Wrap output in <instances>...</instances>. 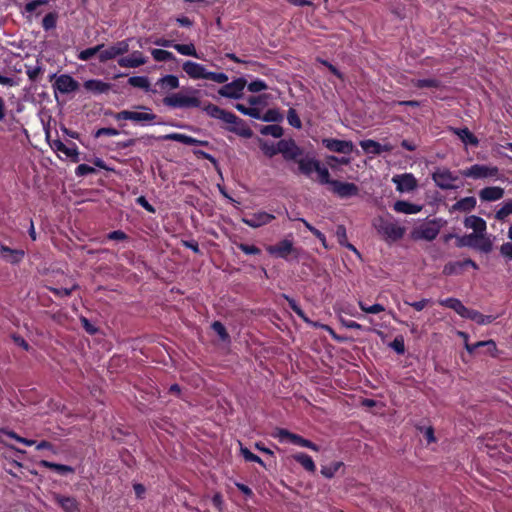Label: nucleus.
<instances>
[{"label":"nucleus","instance_id":"f257e3e1","mask_svg":"<svg viewBox=\"0 0 512 512\" xmlns=\"http://www.w3.org/2000/svg\"><path fill=\"white\" fill-rule=\"evenodd\" d=\"M373 226L386 240L397 241L405 234V228L390 214L375 218Z\"/></svg>","mask_w":512,"mask_h":512},{"label":"nucleus","instance_id":"f03ea898","mask_svg":"<svg viewBox=\"0 0 512 512\" xmlns=\"http://www.w3.org/2000/svg\"><path fill=\"white\" fill-rule=\"evenodd\" d=\"M140 111L122 110L114 115V119L129 120L136 125L147 126L154 124L157 115L149 107L137 106Z\"/></svg>","mask_w":512,"mask_h":512},{"label":"nucleus","instance_id":"7ed1b4c3","mask_svg":"<svg viewBox=\"0 0 512 512\" xmlns=\"http://www.w3.org/2000/svg\"><path fill=\"white\" fill-rule=\"evenodd\" d=\"M195 94L196 91L172 93L163 98V104L174 109L198 108L201 105V101Z\"/></svg>","mask_w":512,"mask_h":512},{"label":"nucleus","instance_id":"20e7f679","mask_svg":"<svg viewBox=\"0 0 512 512\" xmlns=\"http://www.w3.org/2000/svg\"><path fill=\"white\" fill-rule=\"evenodd\" d=\"M442 225L441 219L424 222L413 229L411 236L415 240L432 241L439 234Z\"/></svg>","mask_w":512,"mask_h":512},{"label":"nucleus","instance_id":"39448f33","mask_svg":"<svg viewBox=\"0 0 512 512\" xmlns=\"http://www.w3.org/2000/svg\"><path fill=\"white\" fill-rule=\"evenodd\" d=\"M459 247H472L482 252L488 253L492 249V243L486 235L471 233L458 239Z\"/></svg>","mask_w":512,"mask_h":512},{"label":"nucleus","instance_id":"423d86ee","mask_svg":"<svg viewBox=\"0 0 512 512\" xmlns=\"http://www.w3.org/2000/svg\"><path fill=\"white\" fill-rule=\"evenodd\" d=\"M460 174L466 178L472 179H486L495 178L499 174V169L496 166L474 164L468 168L460 171Z\"/></svg>","mask_w":512,"mask_h":512},{"label":"nucleus","instance_id":"0eeeda50","mask_svg":"<svg viewBox=\"0 0 512 512\" xmlns=\"http://www.w3.org/2000/svg\"><path fill=\"white\" fill-rule=\"evenodd\" d=\"M432 179L435 184L444 190L458 189L459 185L456 184L458 176L447 168H438L432 174Z\"/></svg>","mask_w":512,"mask_h":512},{"label":"nucleus","instance_id":"6e6552de","mask_svg":"<svg viewBox=\"0 0 512 512\" xmlns=\"http://www.w3.org/2000/svg\"><path fill=\"white\" fill-rule=\"evenodd\" d=\"M276 438L279 439L280 442H290L294 445L305 447L308 449H311L313 451H319V447L311 442L310 440H307L300 435L294 434L289 432L285 429H278L277 432L274 435Z\"/></svg>","mask_w":512,"mask_h":512},{"label":"nucleus","instance_id":"1a4fd4ad","mask_svg":"<svg viewBox=\"0 0 512 512\" xmlns=\"http://www.w3.org/2000/svg\"><path fill=\"white\" fill-rule=\"evenodd\" d=\"M278 150L280 154H282L283 158L287 161L297 162L299 158L305 154L304 150L300 148L292 139L280 140L278 142Z\"/></svg>","mask_w":512,"mask_h":512},{"label":"nucleus","instance_id":"9d476101","mask_svg":"<svg viewBox=\"0 0 512 512\" xmlns=\"http://www.w3.org/2000/svg\"><path fill=\"white\" fill-rule=\"evenodd\" d=\"M129 51V40L118 41L117 43L107 47L102 48L101 53L99 54L100 62H107L109 60L115 59L116 57L123 55Z\"/></svg>","mask_w":512,"mask_h":512},{"label":"nucleus","instance_id":"9b49d317","mask_svg":"<svg viewBox=\"0 0 512 512\" xmlns=\"http://www.w3.org/2000/svg\"><path fill=\"white\" fill-rule=\"evenodd\" d=\"M266 250L270 255L282 259H287L289 255L296 252L293 241L289 239H283L275 245H269Z\"/></svg>","mask_w":512,"mask_h":512},{"label":"nucleus","instance_id":"f8f14e48","mask_svg":"<svg viewBox=\"0 0 512 512\" xmlns=\"http://www.w3.org/2000/svg\"><path fill=\"white\" fill-rule=\"evenodd\" d=\"M246 86V80L243 78H238L224 86H222L218 93L219 95L231 98V99H239L242 97L243 90Z\"/></svg>","mask_w":512,"mask_h":512},{"label":"nucleus","instance_id":"ddd939ff","mask_svg":"<svg viewBox=\"0 0 512 512\" xmlns=\"http://www.w3.org/2000/svg\"><path fill=\"white\" fill-rule=\"evenodd\" d=\"M275 216L265 211H257L255 213L247 214L242 218V222L251 228H259L269 224Z\"/></svg>","mask_w":512,"mask_h":512},{"label":"nucleus","instance_id":"4468645a","mask_svg":"<svg viewBox=\"0 0 512 512\" xmlns=\"http://www.w3.org/2000/svg\"><path fill=\"white\" fill-rule=\"evenodd\" d=\"M331 190L340 198H350L357 196L359 193V188L354 183L342 182L338 180L331 182Z\"/></svg>","mask_w":512,"mask_h":512},{"label":"nucleus","instance_id":"2eb2a0df","mask_svg":"<svg viewBox=\"0 0 512 512\" xmlns=\"http://www.w3.org/2000/svg\"><path fill=\"white\" fill-rule=\"evenodd\" d=\"M392 182L396 185L399 192H410L417 187V180L411 173L395 175Z\"/></svg>","mask_w":512,"mask_h":512},{"label":"nucleus","instance_id":"dca6fc26","mask_svg":"<svg viewBox=\"0 0 512 512\" xmlns=\"http://www.w3.org/2000/svg\"><path fill=\"white\" fill-rule=\"evenodd\" d=\"M323 145L332 152L350 154L354 145L351 141L338 140L334 138H325L322 140Z\"/></svg>","mask_w":512,"mask_h":512},{"label":"nucleus","instance_id":"f3484780","mask_svg":"<svg viewBox=\"0 0 512 512\" xmlns=\"http://www.w3.org/2000/svg\"><path fill=\"white\" fill-rule=\"evenodd\" d=\"M54 88L62 94H69L79 88V83L70 75L62 74L56 78Z\"/></svg>","mask_w":512,"mask_h":512},{"label":"nucleus","instance_id":"a211bd4d","mask_svg":"<svg viewBox=\"0 0 512 512\" xmlns=\"http://www.w3.org/2000/svg\"><path fill=\"white\" fill-rule=\"evenodd\" d=\"M296 163L298 164L299 172L307 177H310L313 172H316L320 164V162L309 153H305Z\"/></svg>","mask_w":512,"mask_h":512},{"label":"nucleus","instance_id":"6ab92c4d","mask_svg":"<svg viewBox=\"0 0 512 512\" xmlns=\"http://www.w3.org/2000/svg\"><path fill=\"white\" fill-rule=\"evenodd\" d=\"M158 139L162 141H177L186 145L209 146V142L206 140H198L196 138L181 133H170L162 135Z\"/></svg>","mask_w":512,"mask_h":512},{"label":"nucleus","instance_id":"aec40b11","mask_svg":"<svg viewBox=\"0 0 512 512\" xmlns=\"http://www.w3.org/2000/svg\"><path fill=\"white\" fill-rule=\"evenodd\" d=\"M183 71L191 78V79H206L208 70L197 62L193 61H185L182 66Z\"/></svg>","mask_w":512,"mask_h":512},{"label":"nucleus","instance_id":"412c9836","mask_svg":"<svg viewBox=\"0 0 512 512\" xmlns=\"http://www.w3.org/2000/svg\"><path fill=\"white\" fill-rule=\"evenodd\" d=\"M147 63V58L140 51H133L129 56L118 59V65L123 68H137Z\"/></svg>","mask_w":512,"mask_h":512},{"label":"nucleus","instance_id":"4be33fe9","mask_svg":"<svg viewBox=\"0 0 512 512\" xmlns=\"http://www.w3.org/2000/svg\"><path fill=\"white\" fill-rule=\"evenodd\" d=\"M53 499L65 512L80 511L79 503L74 497L54 494Z\"/></svg>","mask_w":512,"mask_h":512},{"label":"nucleus","instance_id":"5701e85b","mask_svg":"<svg viewBox=\"0 0 512 512\" xmlns=\"http://www.w3.org/2000/svg\"><path fill=\"white\" fill-rule=\"evenodd\" d=\"M504 196V189L499 186L485 187L479 191V198L483 202L500 200Z\"/></svg>","mask_w":512,"mask_h":512},{"label":"nucleus","instance_id":"b1692460","mask_svg":"<svg viewBox=\"0 0 512 512\" xmlns=\"http://www.w3.org/2000/svg\"><path fill=\"white\" fill-rule=\"evenodd\" d=\"M464 226L468 229H472L474 232L480 235H486V222L479 216L471 215L465 218Z\"/></svg>","mask_w":512,"mask_h":512},{"label":"nucleus","instance_id":"393cba45","mask_svg":"<svg viewBox=\"0 0 512 512\" xmlns=\"http://www.w3.org/2000/svg\"><path fill=\"white\" fill-rule=\"evenodd\" d=\"M51 147L63 153L66 157L72 158L74 162L78 161V149L74 143H72L71 146H66L62 141L54 140Z\"/></svg>","mask_w":512,"mask_h":512},{"label":"nucleus","instance_id":"a878e982","mask_svg":"<svg viewBox=\"0 0 512 512\" xmlns=\"http://www.w3.org/2000/svg\"><path fill=\"white\" fill-rule=\"evenodd\" d=\"M84 88L94 94H102L108 92L111 86L102 80L90 79L84 82Z\"/></svg>","mask_w":512,"mask_h":512},{"label":"nucleus","instance_id":"bb28decb","mask_svg":"<svg viewBox=\"0 0 512 512\" xmlns=\"http://www.w3.org/2000/svg\"><path fill=\"white\" fill-rule=\"evenodd\" d=\"M393 209L397 213H403V214H417L422 210L421 205L413 204L408 201L399 200L396 201L393 205Z\"/></svg>","mask_w":512,"mask_h":512},{"label":"nucleus","instance_id":"cd10ccee","mask_svg":"<svg viewBox=\"0 0 512 512\" xmlns=\"http://www.w3.org/2000/svg\"><path fill=\"white\" fill-rule=\"evenodd\" d=\"M0 257L10 263H18L24 257V252L22 250H14L0 244Z\"/></svg>","mask_w":512,"mask_h":512},{"label":"nucleus","instance_id":"c85d7f7f","mask_svg":"<svg viewBox=\"0 0 512 512\" xmlns=\"http://www.w3.org/2000/svg\"><path fill=\"white\" fill-rule=\"evenodd\" d=\"M476 203L475 197H464L452 205L451 211L469 212L476 207Z\"/></svg>","mask_w":512,"mask_h":512},{"label":"nucleus","instance_id":"c756f323","mask_svg":"<svg viewBox=\"0 0 512 512\" xmlns=\"http://www.w3.org/2000/svg\"><path fill=\"white\" fill-rule=\"evenodd\" d=\"M439 304L454 310L458 315L464 318L467 313V307L463 305V303L456 298H446L439 301Z\"/></svg>","mask_w":512,"mask_h":512},{"label":"nucleus","instance_id":"7c9ffc66","mask_svg":"<svg viewBox=\"0 0 512 512\" xmlns=\"http://www.w3.org/2000/svg\"><path fill=\"white\" fill-rule=\"evenodd\" d=\"M179 84L178 77L171 74L159 78L156 82V85L159 86L162 91L177 89Z\"/></svg>","mask_w":512,"mask_h":512},{"label":"nucleus","instance_id":"2f4dec72","mask_svg":"<svg viewBox=\"0 0 512 512\" xmlns=\"http://www.w3.org/2000/svg\"><path fill=\"white\" fill-rule=\"evenodd\" d=\"M454 133L459 137V139L467 146H477L479 141L477 137L470 132L468 128H457L454 129Z\"/></svg>","mask_w":512,"mask_h":512},{"label":"nucleus","instance_id":"473e14b6","mask_svg":"<svg viewBox=\"0 0 512 512\" xmlns=\"http://www.w3.org/2000/svg\"><path fill=\"white\" fill-rule=\"evenodd\" d=\"M464 318L471 319L480 325L492 323L495 319V317L491 315H483L477 310L472 309H467V313L465 314Z\"/></svg>","mask_w":512,"mask_h":512},{"label":"nucleus","instance_id":"72a5a7b5","mask_svg":"<svg viewBox=\"0 0 512 512\" xmlns=\"http://www.w3.org/2000/svg\"><path fill=\"white\" fill-rule=\"evenodd\" d=\"M282 297L287 300L290 308L300 317L302 318L306 323H309L310 325H312L313 327H318V328H321V325L320 323L318 322H312L310 321L307 316L305 315L304 311L300 308V306L296 303V301L292 298H290L288 295L286 294H283Z\"/></svg>","mask_w":512,"mask_h":512},{"label":"nucleus","instance_id":"f704fd0d","mask_svg":"<svg viewBox=\"0 0 512 512\" xmlns=\"http://www.w3.org/2000/svg\"><path fill=\"white\" fill-rule=\"evenodd\" d=\"M293 458L298 462L306 471L314 473L316 471V465L313 459L305 453L299 452L293 455Z\"/></svg>","mask_w":512,"mask_h":512},{"label":"nucleus","instance_id":"c9c22d12","mask_svg":"<svg viewBox=\"0 0 512 512\" xmlns=\"http://www.w3.org/2000/svg\"><path fill=\"white\" fill-rule=\"evenodd\" d=\"M360 146L368 154L378 155L382 153V144L371 139L362 140Z\"/></svg>","mask_w":512,"mask_h":512},{"label":"nucleus","instance_id":"e433bc0d","mask_svg":"<svg viewBox=\"0 0 512 512\" xmlns=\"http://www.w3.org/2000/svg\"><path fill=\"white\" fill-rule=\"evenodd\" d=\"M174 49L181 55L190 56V57H194V58H198V59L201 58L200 55L197 53L195 45L193 43H188V44L176 43Z\"/></svg>","mask_w":512,"mask_h":512},{"label":"nucleus","instance_id":"4c0bfd02","mask_svg":"<svg viewBox=\"0 0 512 512\" xmlns=\"http://www.w3.org/2000/svg\"><path fill=\"white\" fill-rule=\"evenodd\" d=\"M40 465L42 467L55 470L59 474H66V473H73L74 472V468L71 467V466L64 465V464H57V463H53V462H50V461H47V460H42L40 462Z\"/></svg>","mask_w":512,"mask_h":512},{"label":"nucleus","instance_id":"58836bf2","mask_svg":"<svg viewBox=\"0 0 512 512\" xmlns=\"http://www.w3.org/2000/svg\"><path fill=\"white\" fill-rule=\"evenodd\" d=\"M128 83L132 87L150 91V82L149 79L145 76H132L128 79Z\"/></svg>","mask_w":512,"mask_h":512},{"label":"nucleus","instance_id":"ea45409f","mask_svg":"<svg viewBox=\"0 0 512 512\" xmlns=\"http://www.w3.org/2000/svg\"><path fill=\"white\" fill-rule=\"evenodd\" d=\"M151 55L153 59L158 62L176 60V57L172 52L163 49H153L151 51Z\"/></svg>","mask_w":512,"mask_h":512},{"label":"nucleus","instance_id":"a19ab883","mask_svg":"<svg viewBox=\"0 0 512 512\" xmlns=\"http://www.w3.org/2000/svg\"><path fill=\"white\" fill-rule=\"evenodd\" d=\"M411 83L417 88H438L440 86V81L434 78L413 79Z\"/></svg>","mask_w":512,"mask_h":512},{"label":"nucleus","instance_id":"79ce46f5","mask_svg":"<svg viewBox=\"0 0 512 512\" xmlns=\"http://www.w3.org/2000/svg\"><path fill=\"white\" fill-rule=\"evenodd\" d=\"M104 48V45L103 44H99L97 46H94V47H90V48H87L85 50H82L79 54H78V59L79 60H82V61H88L89 59H91L94 55L96 54H100L101 53V49Z\"/></svg>","mask_w":512,"mask_h":512},{"label":"nucleus","instance_id":"37998d69","mask_svg":"<svg viewBox=\"0 0 512 512\" xmlns=\"http://www.w3.org/2000/svg\"><path fill=\"white\" fill-rule=\"evenodd\" d=\"M235 108L244 115L250 116L254 119H260V111L255 107H246L244 104L237 103Z\"/></svg>","mask_w":512,"mask_h":512},{"label":"nucleus","instance_id":"c03bdc74","mask_svg":"<svg viewBox=\"0 0 512 512\" xmlns=\"http://www.w3.org/2000/svg\"><path fill=\"white\" fill-rule=\"evenodd\" d=\"M358 305L363 312L368 314H378L385 310L384 306L381 304L366 305L362 300L358 301Z\"/></svg>","mask_w":512,"mask_h":512},{"label":"nucleus","instance_id":"a18cd8bd","mask_svg":"<svg viewBox=\"0 0 512 512\" xmlns=\"http://www.w3.org/2000/svg\"><path fill=\"white\" fill-rule=\"evenodd\" d=\"M58 15L55 12H50L45 15V17L42 20V27L44 30L48 31L51 29H54L57 24Z\"/></svg>","mask_w":512,"mask_h":512},{"label":"nucleus","instance_id":"49530a36","mask_svg":"<svg viewBox=\"0 0 512 512\" xmlns=\"http://www.w3.org/2000/svg\"><path fill=\"white\" fill-rule=\"evenodd\" d=\"M342 465V462H334L332 464L322 466L321 474L326 478H332Z\"/></svg>","mask_w":512,"mask_h":512},{"label":"nucleus","instance_id":"de8ad7c7","mask_svg":"<svg viewBox=\"0 0 512 512\" xmlns=\"http://www.w3.org/2000/svg\"><path fill=\"white\" fill-rule=\"evenodd\" d=\"M512 214V201H507L503 206L496 212L495 218L499 221H504L509 215Z\"/></svg>","mask_w":512,"mask_h":512},{"label":"nucleus","instance_id":"09e8293b","mask_svg":"<svg viewBox=\"0 0 512 512\" xmlns=\"http://www.w3.org/2000/svg\"><path fill=\"white\" fill-rule=\"evenodd\" d=\"M218 119L230 125H236L242 122L235 114L224 109Z\"/></svg>","mask_w":512,"mask_h":512},{"label":"nucleus","instance_id":"8fccbe9b","mask_svg":"<svg viewBox=\"0 0 512 512\" xmlns=\"http://www.w3.org/2000/svg\"><path fill=\"white\" fill-rule=\"evenodd\" d=\"M316 173L318 175V181L321 184H329L331 185V182L334 180L330 179L329 171L326 167L321 166V163L319 164L318 168L316 169Z\"/></svg>","mask_w":512,"mask_h":512},{"label":"nucleus","instance_id":"3c124183","mask_svg":"<svg viewBox=\"0 0 512 512\" xmlns=\"http://www.w3.org/2000/svg\"><path fill=\"white\" fill-rule=\"evenodd\" d=\"M261 133L271 135L274 138H280L283 135V129L279 125H268L261 130Z\"/></svg>","mask_w":512,"mask_h":512},{"label":"nucleus","instance_id":"603ef678","mask_svg":"<svg viewBox=\"0 0 512 512\" xmlns=\"http://www.w3.org/2000/svg\"><path fill=\"white\" fill-rule=\"evenodd\" d=\"M240 452L246 461L257 462L260 465L264 466V462L261 460V458L253 454L248 448L241 446Z\"/></svg>","mask_w":512,"mask_h":512},{"label":"nucleus","instance_id":"864d4df0","mask_svg":"<svg viewBox=\"0 0 512 512\" xmlns=\"http://www.w3.org/2000/svg\"><path fill=\"white\" fill-rule=\"evenodd\" d=\"M462 269L460 261L450 262L444 266L443 273L446 275L458 274Z\"/></svg>","mask_w":512,"mask_h":512},{"label":"nucleus","instance_id":"5fc2aeb1","mask_svg":"<svg viewBox=\"0 0 512 512\" xmlns=\"http://www.w3.org/2000/svg\"><path fill=\"white\" fill-rule=\"evenodd\" d=\"M212 329L217 333V335L221 338V340L227 341L229 339V335L226 331V328L224 327V325L221 322H219V321L213 322Z\"/></svg>","mask_w":512,"mask_h":512},{"label":"nucleus","instance_id":"6e6d98bb","mask_svg":"<svg viewBox=\"0 0 512 512\" xmlns=\"http://www.w3.org/2000/svg\"><path fill=\"white\" fill-rule=\"evenodd\" d=\"M267 88L266 83L260 79L254 80L248 84V90L253 93L266 90Z\"/></svg>","mask_w":512,"mask_h":512},{"label":"nucleus","instance_id":"4d7b16f0","mask_svg":"<svg viewBox=\"0 0 512 512\" xmlns=\"http://www.w3.org/2000/svg\"><path fill=\"white\" fill-rule=\"evenodd\" d=\"M203 110L206 112L207 115L215 119H218L223 111V109L214 104L206 105L205 107H203Z\"/></svg>","mask_w":512,"mask_h":512},{"label":"nucleus","instance_id":"13d9d810","mask_svg":"<svg viewBox=\"0 0 512 512\" xmlns=\"http://www.w3.org/2000/svg\"><path fill=\"white\" fill-rule=\"evenodd\" d=\"M207 80H212L216 83L223 84L228 81V76L225 73H217L208 71Z\"/></svg>","mask_w":512,"mask_h":512},{"label":"nucleus","instance_id":"bf43d9fd","mask_svg":"<svg viewBox=\"0 0 512 512\" xmlns=\"http://www.w3.org/2000/svg\"><path fill=\"white\" fill-rule=\"evenodd\" d=\"M389 346L398 354H404L405 352V344L404 339L402 337H396Z\"/></svg>","mask_w":512,"mask_h":512},{"label":"nucleus","instance_id":"052dcab7","mask_svg":"<svg viewBox=\"0 0 512 512\" xmlns=\"http://www.w3.org/2000/svg\"><path fill=\"white\" fill-rule=\"evenodd\" d=\"M237 247L245 254L247 255H258L260 254L261 250L254 246V245H248L244 243H240L237 245Z\"/></svg>","mask_w":512,"mask_h":512},{"label":"nucleus","instance_id":"680f3d73","mask_svg":"<svg viewBox=\"0 0 512 512\" xmlns=\"http://www.w3.org/2000/svg\"><path fill=\"white\" fill-rule=\"evenodd\" d=\"M287 120H288V123L295 128H300L302 125L301 120L298 117V115L294 109H289L288 115H287Z\"/></svg>","mask_w":512,"mask_h":512},{"label":"nucleus","instance_id":"e2e57ef3","mask_svg":"<svg viewBox=\"0 0 512 512\" xmlns=\"http://www.w3.org/2000/svg\"><path fill=\"white\" fill-rule=\"evenodd\" d=\"M93 173H95V169L87 164H80L75 170V174L78 177L86 176Z\"/></svg>","mask_w":512,"mask_h":512},{"label":"nucleus","instance_id":"0e129e2a","mask_svg":"<svg viewBox=\"0 0 512 512\" xmlns=\"http://www.w3.org/2000/svg\"><path fill=\"white\" fill-rule=\"evenodd\" d=\"M26 74L27 76L29 77V79L31 81H35L37 80L38 76L41 74L42 72V68L38 65L36 66H27L26 67Z\"/></svg>","mask_w":512,"mask_h":512},{"label":"nucleus","instance_id":"69168bd1","mask_svg":"<svg viewBox=\"0 0 512 512\" xmlns=\"http://www.w3.org/2000/svg\"><path fill=\"white\" fill-rule=\"evenodd\" d=\"M48 4V0H34L31 2H28L25 5V11L28 13L34 12L39 6Z\"/></svg>","mask_w":512,"mask_h":512},{"label":"nucleus","instance_id":"338daca9","mask_svg":"<svg viewBox=\"0 0 512 512\" xmlns=\"http://www.w3.org/2000/svg\"><path fill=\"white\" fill-rule=\"evenodd\" d=\"M500 253L508 260H512V243L506 242L500 246Z\"/></svg>","mask_w":512,"mask_h":512},{"label":"nucleus","instance_id":"774afa93","mask_svg":"<svg viewBox=\"0 0 512 512\" xmlns=\"http://www.w3.org/2000/svg\"><path fill=\"white\" fill-rule=\"evenodd\" d=\"M336 236L338 243L342 246L347 242L346 228L343 225H339L336 230Z\"/></svg>","mask_w":512,"mask_h":512}]
</instances>
